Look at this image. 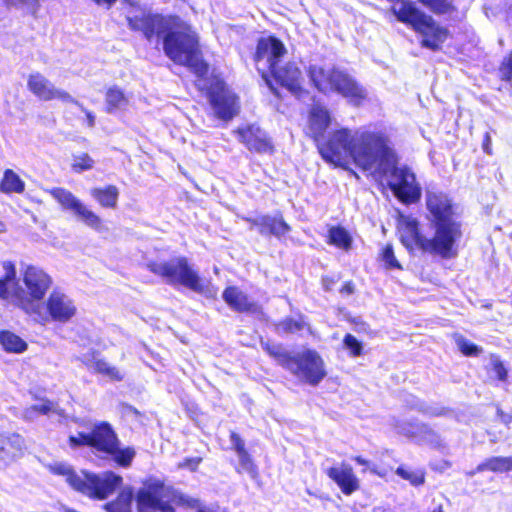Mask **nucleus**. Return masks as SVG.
<instances>
[{"label":"nucleus","instance_id":"nucleus-1","mask_svg":"<svg viewBox=\"0 0 512 512\" xmlns=\"http://www.w3.org/2000/svg\"><path fill=\"white\" fill-rule=\"evenodd\" d=\"M126 21L131 31L141 32L147 41L163 35V51L173 63L188 68L198 78L208 75L210 67L202 56L199 36L180 16L142 10Z\"/></svg>","mask_w":512,"mask_h":512},{"label":"nucleus","instance_id":"nucleus-2","mask_svg":"<svg viewBox=\"0 0 512 512\" xmlns=\"http://www.w3.org/2000/svg\"><path fill=\"white\" fill-rule=\"evenodd\" d=\"M425 205L434 229L433 236L426 237L421 230L420 222L415 218L406 217L401 222V243L410 252L419 250L442 259L455 257L458 253V242L463 236L456 203L443 191H427Z\"/></svg>","mask_w":512,"mask_h":512},{"label":"nucleus","instance_id":"nucleus-3","mask_svg":"<svg viewBox=\"0 0 512 512\" xmlns=\"http://www.w3.org/2000/svg\"><path fill=\"white\" fill-rule=\"evenodd\" d=\"M385 134L375 130L352 134L348 128H339L314 143L325 162L344 168L350 158L362 171H370L375 166L374 155Z\"/></svg>","mask_w":512,"mask_h":512},{"label":"nucleus","instance_id":"nucleus-4","mask_svg":"<svg viewBox=\"0 0 512 512\" xmlns=\"http://www.w3.org/2000/svg\"><path fill=\"white\" fill-rule=\"evenodd\" d=\"M376 173L387 177V186L403 205L417 204L422 197V188L416 174L406 165H400L399 156L386 133L374 155Z\"/></svg>","mask_w":512,"mask_h":512},{"label":"nucleus","instance_id":"nucleus-5","mask_svg":"<svg viewBox=\"0 0 512 512\" xmlns=\"http://www.w3.org/2000/svg\"><path fill=\"white\" fill-rule=\"evenodd\" d=\"M70 449L90 448L97 455L111 458L119 467L131 466L136 450L132 446L120 447V440L112 424L108 421L95 422L89 432H78L67 439Z\"/></svg>","mask_w":512,"mask_h":512},{"label":"nucleus","instance_id":"nucleus-6","mask_svg":"<svg viewBox=\"0 0 512 512\" xmlns=\"http://www.w3.org/2000/svg\"><path fill=\"white\" fill-rule=\"evenodd\" d=\"M261 347L283 369L310 386H317L327 376L324 359L315 349L292 354L282 344L271 341L261 342Z\"/></svg>","mask_w":512,"mask_h":512},{"label":"nucleus","instance_id":"nucleus-7","mask_svg":"<svg viewBox=\"0 0 512 512\" xmlns=\"http://www.w3.org/2000/svg\"><path fill=\"white\" fill-rule=\"evenodd\" d=\"M391 12L399 22L408 26L420 36V46L422 48L434 52L440 51L445 42L451 37V33L446 26L420 10L412 1H402L398 9L392 6Z\"/></svg>","mask_w":512,"mask_h":512},{"label":"nucleus","instance_id":"nucleus-8","mask_svg":"<svg viewBox=\"0 0 512 512\" xmlns=\"http://www.w3.org/2000/svg\"><path fill=\"white\" fill-rule=\"evenodd\" d=\"M147 269L171 286H182L198 294L206 290L203 279L185 256L171 258L168 261H150Z\"/></svg>","mask_w":512,"mask_h":512},{"label":"nucleus","instance_id":"nucleus-9","mask_svg":"<svg viewBox=\"0 0 512 512\" xmlns=\"http://www.w3.org/2000/svg\"><path fill=\"white\" fill-rule=\"evenodd\" d=\"M135 501L137 512H175L172 503L183 504L185 497L163 480L149 478L137 490Z\"/></svg>","mask_w":512,"mask_h":512},{"label":"nucleus","instance_id":"nucleus-10","mask_svg":"<svg viewBox=\"0 0 512 512\" xmlns=\"http://www.w3.org/2000/svg\"><path fill=\"white\" fill-rule=\"evenodd\" d=\"M23 283L27 294L16 296V304L29 315H41V302L52 285L51 277L41 268L28 265L23 271Z\"/></svg>","mask_w":512,"mask_h":512},{"label":"nucleus","instance_id":"nucleus-11","mask_svg":"<svg viewBox=\"0 0 512 512\" xmlns=\"http://www.w3.org/2000/svg\"><path fill=\"white\" fill-rule=\"evenodd\" d=\"M261 77L275 96H279L276 85L285 88L298 99L309 93L304 86L302 71L295 61L276 64L269 71L262 70Z\"/></svg>","mask_w":512,"mask_h":512},{"label":"nucleus","instance_id":"nucleus-12","mask_svg":"<svg viewBox=\"0 0 512 512\" xmlns=\"http://www.w3.org/2000/svg\"><path fill=\"white\" fill-rule=\"evenodd\" d=\"M205 96L217 119L227 122L238 115L240 110L239 96L223 78L213 76L205 89Z\"/></svg>","mask_w":512,"mask_h":512},{"label":"nucleus","instance_id":"nucleus-13","mask_svg":"<svg viewBox=\"0 0 512 512\" xmlns=\"http://www.w3.org/2000/svg\"><path fill=\"white\" fill-rule=\"evenodd\" d=\"M122 484V476L113 471H106L102 476L91 472H83L75 491L93 500H105Z\"/></svg>","mask_w":512,"mask_h":512},{"label":"nucleus","instance_id":"nucleus-14","mask_svg":"<svg viewBox=\"0 0 512 512\" xmlns=\"http://www.w3.org/2000/svg\"><path fill=\"white\" fill-rule=\"evenodd\" d=\"M49 194L60 204L64 210L72 211L90 228L101 231L103 221L95 212L88 209L71 191L63 187H54Z\"/></svg>","mask_w":512,"mask_h":512},{"label":"nucleus","instance_id":"nucleus-15","mask_svg":"<svg viewBox=\"0 0 512 512\" xmlns=\"http://www.w3.org/2000/svg\"><path fill=\"white\" fill-rule=\"evenodd\" d=\"M287 54V48L283 41L277 36L270 34L257 39L252 60L255 64L265 62L269 71Z\"/></svg>","mask_w":512,"mask_h":512},{"label":"nucleus","instance_id":"nucleus-16","mask_svg":"<svg viewBox=\"0 0 512 512\" xmlns=\"http://www.w3.org/2000/svg\"><path fill=\"white\" fill-rule=\"evenodd\" d=\"M243 221L248 223L251 228H256L262 236H273L277 239L286 237L292 230L286 222L282 212L278 211L274 215L263 214L258 217L244 216Z\"/></svg>","mask_w":512,"mask_h":512},{"label":"nucleus","instance_id":"nucleus-17","mask_svg":"<svg viewBox=\"0 0 512 512\" xmlns=\"http://www.w3.org/2000/svg\"><path fill=\"white\" fill-rule=\"evenodd\" d=\"M235 134L239 142L252 153L273 154L275 151L271 138L255 124L240 126Z\"/></svg>","mask_w":512,"mask_h":512},{"label":"nucleus","instance_id":"nucleus-18","mask_svg":"<svg viewBox=\"0 0 512 512\" xmlns=\"http://www.w3.org/2000/svg\"><path fill=\"white\" fill-rule=\"evenodd\" d=\"M28 90L39 100H59L63 103L77 104L78 102L65 90L55 88L41 73H31L27 78Z\"/></svg>","mask_w":512,"mask_h":512},{"label":"nucleus","instance_id":"nucleus-19","mask_svg":"<svg viewBox=\"0 0 512 512\" xmlns=\"http://www.w3.org/2000/svg\"><path fill=\"white\" fill-rule=\"evenodd\" d=\"M47 314L54 322H69L77 312L74 302L64 293L54 290L45 302Z\"/></svg>","mask_w":512,"mask_h":512},{"label":"nucleus","instance_id":"nucleus-20","mask_svg":"<svg viewBox=\"0 0 512 512\" xmlns=\"http://www.w3.org/2000/svg\"><path fill=\"white\" fill-rule=\"evenodd\" d=\"M222 298L228 307L236 313L263 314L262 306L251 300L249 295L236 285L226 286L222 292Z\"/></svg>","mask_w":512,"mask_h":512},{"label":"nucleus","instance_id":"nucleus-21","mask_svg":"<svg viewBox=\"0 0 512 512\" xmlns=\"http://www.w3.org/2000/svg\"><path fill=\"white\" fill-rule=\"evenodd\" d=\"M331 92L340 94L356 106L361 105L367 97L365 89L351 75L339 69Z\"/></svg>","mask_w":512,"mask_h":512},{"label":"nucleus","instance_id":"nucleus-22","mask_svg":"<svg viewBox=\"0 0 512 512\" xmlns=\"http://www.w3.org/2000/svg\"><path fill=\"white\" fill-rule=\"evenodd\" d=\"M325 473L344 495H351L360 489V481L349 464L342 463L339 466H331Z\"/></svg>","mask_w":512,"mask_h":512},{"label":"nucleus","instance_id":"nucleus-23","mask_svg":"<svg viewBox=\"0 0 512 512\" xmlns=\"http://www.w3.org/2000/svg\"><path fill=\"white\" fill-rule=\"evenodd\" d=\"M331 122L332 117L330 111L322 104H313L308 112V136L313 142L323 138Z\"/></svg>","mask_w":512,"mask_h":512},{"label":"nucleus","instance_id":"nucleus-24","mask_svg":"<svg viewBox=\"0 0 512 512\" xmlns=\"http://www.w3.org/2000/svg\"><path fill=\"white\" fill-rule=\"evenodd\" d=\"M23 438L17 433L0 432V467L8 465L22 453Z\"/></svg>","mask_w":512,"mask_h":512},{"label":"nucleus","instance_id":"nucleus-25","mask_svg":"<svg viewBox=\"0 0 512 512\" xmlns=\"http://www.w3.org/2000/svg\"><path fill=\"white\" fill-rule=\"evenodd\" d=\"M431 13L445 17L448 21L461 22L466 12L460 10L454 0H418Z\"/></svg>","mask_w":512,"mask_h":512},{"label":"nucleus","instance_id":"nucleus-26","mask_svg":"<svg viewBox=\"0 0 512 512\" xmlns=\"http://www.w3.org/2000/svg\"><path fill=\"white\" fill-rule=\"evenodd\" d=\"M229 438L232 444V449L239 457V468H236V471L238 473L246 472L251 477L256 478L258 476V469L252 456L245 447L244 440L235 431L230 432Z\"/></svg>","mask_w":512,"mask_h":512},{"label":"nucleus","instance_id":"nucleus-27","mask_svg":"<svg viewBox=\"0 0 512 512\" xmlns=\"http://www.w3.org/2000/svg\"><path fill=\"white\" fill-rule=\"evenodd\" d=\"M337 71V68L327 70L319 65H310L307 68V75L314 88L319 92L328 93L333 89Z\"/></svg>","mask_w":512,"mask_h":512},{"label":"nucleus","instance_id":"nucleus-28","mask_svg":"<svg viewBox=\"0 0 512 512\" xmlns=\"http://www.w3.org/2000/svg\"><path fill=\"white\" fill-rule=\"evenodd\" d=\"M337 71V68L327 70L319 65H310L307 68V75L314 88L319 92L328 93L333 89Z\"/></svg>","mask_w":512,"mask_h":512},{"label":"nucleus","instance_id":"nucleus-29","mask_svg":"<svg viewBox=\"0 0 512 512\" xmlns=\"http://www.w3.org/2000/svg\"><path fill=\"white\" fill-rule=\"evenodd\" d=\"M92 198L104 209H116L119 200V189L113 184L94 187L90 190Z\"/></svg>","mask_w":512,"mask_h":512},{"label":"nucleus","instance_id":"nucleus-30","mask_svg":"<svg viewBox=\"0 0 512 512\" xmlns=\"http://www.w3.org/2000/svg\"><path fill=\"white\" fill-rule=\"evenodd\" d=\"M326 243L348 252L352 248L353 239L350 233L341 225H332L328 228Z\"/></svg>","mask_w":512,"mask_h":512},{"label":"nucleus","instance_id":"nucleus-31","mask_svg":"<svg viewBox=\"0 0 512 512\" xmlns=\"http://www.w3.org/2000/svg\"><path fill=\"white\" fill-rule=\"evenodd\" d=\"M128 97L124 90L117 85L107 88L105 92V111L115 113L128 105Z\"/></svg>","mask_w":512,"mask_h":512},{"label":"nucleus","instance_id":"nucleus-32","mask_svg":"<svg viewBox=\"0 0 512 512\" xmlns=\"http://www.w3.org/2000/svg\"><path fill=\"white\" fill-rule=\"evenodd\" d=\"M0 344L8 353L20 354L28 348L27 342L10 330H0Z\"/></svg>","mask_w":512,"mask_h":512},{"label":"nucleus","instance_id":"nucleus-33","mask_svg":"<svg viewBox=\"0 0 512 512\" xmlns=\"http://www.w3.org/2000/svg\"><path fill=\"white\" fill-rule=\"evenodd\" d=\"M0 191L5 194H22L25 191V182L12 169H6L0 180Z\"/></svg>","mask_w":512,"mask_h":512},{"label":"nucleus","instance_id":"nucleus-34","mask_svg":"<svg viewBox=\"0 0 512 512\" xmlns=\"http://www.w3.org/2000/svg\"><path fill=\"white\" fill-rule=\"evenodd\" d=\"M133 496V489L127 487L121 490L114 500L106 503L104 508L106 512H132L131 503Z\"/></svg>","mask_w":512,"mask_h":512},{"label":"nucleus","instance_id":"nucleus-35","mask_svg":"<svg viewBox=\"0 0 512 512\" xmlns=\"http://www.w3.org/2000/svg\"><path fill=\"white\" fill-rule=\"evenodd\" d=\"M275 329L281 334H295L305 329L309 330L310 326L303 315H299L298 318L287 316L275 324Z\"/></svg>","mask_w":512,"mask_h":512},{"label":"nucleus","instance_id":"nucleus-36","mask_svg":"<svg viewBox=\"0 0 512 512\" xmlns=\"http://www.w3.org/2000/svg\"><path fill=\"white\" fill-rule=\"evenodd\" d=\"M506 456H492L479 463L472 471L467 472L468 476H474L476 473L489 471L492 473H506Z\"/></svg>","mask_w":512,"mask_h":512},{"label":"nucleus","instance_id":"nucleus-37","mask_svg":"<svg viewBox=\"0 0 512 512\" xmlns=\"http://www.w3.org/2000/svg\"><path fill=\"white\" fill-rule=\"evenodd\" d=\"M50 473L53 475L63 476L70 487L76 490L80 475L69 465L64 463H55L48 467Z\"/></svg>","mask_w":512,"mask_h":512},{"label":"nucleus","instance_id":"nucleus-38","mask_svg":"<svg viewBox=\"0 0 512 512\" xmlns=\"http://www.w3.org/2000/svg\"><path fill=\"white\" fill-rule=\"evenodd\" d=\"M3 268L5 274L0 278V299L6 300L10 296L9 283L14 282L16 279V270L15 265L10 261L4 262Z\"/></svg>","mask_w":512,"mask_h":512},{"label":"nucleus","instance_id":"nucleus-39","mask_svg":"<svg viewBox=\"0 0 512 512\" xmlns=\"http://www.w3.org/2000/svg\"><path fill=\"white\" fill-rule=\"evenodd\" d=\"M453 338L458 350L466 357H477L483 352V349L480 346L467 340L461 334L455 333Z\"/></svg>","mask_w":512,"mask_h":512},{"label":"nucleus","instance_id":"nucleus-40","mask_svg":"<svg viewBox=\"0 0 512 512\" xmlns=\"http://www.w3.org/2000/svg\"><path fill=\"white\" fill-rule=\"evenodd\" d=\"M93 368L96 373L101 374L112 381H121L123 379V375L120 371L116 367L111 366L104 359L95 360L93 362Z\"/></svg>","mask_w":512,"mask_h":512},{"label":"nucleus","instance_id":"nucleus-41","mask_svg":"<svg viewBox=\"0 0 512 512\" xmlns=\"http://www.w3.org/2000/svg\"><path fill=\"white\" fill-rule=\"evenodd\" d=\"M379 259L384 263V268L387 270L397 269L402 270L403 267L396 259L392 244H385L379 254Z\"/></svg>","mask_w":512,"mask_h":512},{"label":"nucleus","instance_id":"nucleus-42","mask_svg":"<svg viewBox=\"0 0 512 512\" xmlns=\"http://www.w3.org/2000/svg\"><path fill=\"white\" fill-rule=\"evenodd\" d=\"M395 472L400 478L408 481L413 486L417 487L425 483L426 472L424 470L410 471L403 466H399Z\"/></svg>","mask_w":512,"mask_h":512},{"label":"nucleus","instance_id":"nucleus-43","mask_svg":"<svg viewBox=\"0 0 512 512\" xmlns=\"http://www.w3.org/2000/svg\"><path fill=\"white\" fill-rule=\"evenodd\" d=\"M93 158L86 152L74 156L73 162L71 163V169L75 173H82L84 171L91 170L94 167Z\"/></svg>","mask_w":512,"mask_h":512},{"label":"nucleus","instance_id":"nucleus-44","mask_svg":"<svg viewBox=\"0 0 512 512\" xmlns=\"http://www.w3.org/2000/svg\"><path fill=\"white\" fill-rule=\"evenodd\" d=\"M3 3L7 8L25 7L32 16H36L40 7L39 0H3Z\"/></svg>","mask_w":512,"mask_h":512},{"label":"nucleus","instance_id":"nucleus-45","mask_svg":"<svg viewBox=\"0 0 512 512\" xmlns=\"http://www.w3.org/2000/svg\"><path fill=\"white\" fill-rule=\"evenodd\" d=\"M342 343L344 348L348 350L350 356L359 357L363 355V343L352 334H345Z\"/></svg>","mask_w":512,"mask_h":512},{"label":"nucleus","instance_id":"nucleus-46","mask_svg":"<svg viewBox=\"0 0 512 512\" xmlns=\"http://www.w3.org/2000/svg\"><path fill=\"white\" fill-rule=\"evenodd\" d=\"M499 78L504 82L512 81V49L502 59L498 67Z\"/></svg>","mask_w":512,"mask_h":512},{"label":"nucleus","instance_id":"nucleus-47","mask_svg":"<svg viewBox=\"0 0 512 512\" xmlns=\"http://www.w3.org/2000/svg\"><path fill=\"white\" fill-rule=\"evenodd\" d=\"M491 368L495 377L500 382H506L508 379V370L502 360L496 355H491Z\"/></svg>","mask_w":512,"mask_h":512},{"label":"nucleus","instance_id":"nucleus-48","mask_svg":"<svg viewBox=\"0 0 512 512\" xmlns=\"http://www.w3.org/2000/svg\"><path fill=\"white\" fill-rule=\"evenodd\" d=\"M202 457H187L177 464L178 469H187L191 472H196L199 465L202 463Z\"/></svg>","mask_w":512,"mask_h":512},{"label":"nucleus","instance_id":"nucleus-49","mask_svg":"<svg viewBox=\"0 0 512 512\" xmlns=\"http://www.w3.org/2000/svg\"><path fill=\"white\" fill-rule=\"evenodd\" d=\"M496 415L501 423L505 426H509L512 422V414L506 413L501 407L497 406Z\"/></svg>","mask_w":512,"mask_h":512},{"label":"nucleus","instance_id":"nucleus-50","mask_svg":"<svg viewBox=\"0 0 512 512\" xmlns=\"http://www.w3.org/2000/svg\"><path fill=\"white\" fill-rule=\"evenodd\" d=\"M482 149L486 154H488V155L492 154V140H491V136L488 132H486L483 135Z\"/></svg>","mask_w":512,"mask_h":512},{"label":"nucleus","instance_id":"nucleus-51","mask_svg":"<svg viewBox=\"0 0 512 512\" xmlns=\"http://www.w3.org/2000/svg\"><path fill=\"white\" fill-rule=\"evenodd\" d=\"M339 292L342 295H351L355 292V284L352 280L346 281L342 284Z\"/></svg>","mask_w":512,"mask_h":512},{"label":"nucleus","instance_id":"nucleus-52","mask_svg":"<svg viewBox=\"0 0 512 512\" xmlns=\"http://www.w3.org/2000/svg\"><path fill=\"white\" fill-rule=\"evenodd\" d=\"M337 280L332 276H323L321 279L322 287L325 291H331Z\"/></svg>","mask_w":512,"mask_h":512},{"label":"nucleus","instance_id":"nucleus-53","mask_svg":"<svg viewBox=\"0 0 512 512\" xmlns=\"http://www.w3.org/2000/svg\"><path fill=\"white\" fill-rule=\"evenodd\" d=\"M93 3H95L98 6H104L107 9H110L117 0H91Z\"/></svg>","mask_w":512,"mask_h":512},{"label":"nucleus","instance_id":"nucleus-54","mask_svg":"<svg viewBox=\"0 0 512 512\" xmlns=\"http://www.w3.org/2000/svg\"><path fill=\"white\" fill-rule=\"evenodd\" d=\"M86 119H87V124L89 127H93L94 124H95V117L94 115L92 114V112L90 111H87L86 112Z\"/></svg>","mask_w":512,"mask_h":512},{"label":"nucleus","instance_id":"nucleus-55","mask_svg":"<svg viewBox=\"0 0 512 512\" xmlns=\"http://www.w3.org/2000/svg\"><path fill=\"white\" fill-rule=\"evenodd\" d=\"M353 459L357 464H359L361 466L369 465V461L367 459L363 458L362 456H355Z\"/></svg>","mask_w":512,"mask_h":512},{"label":"nucleus","instance_id":"nucleus-56","mask_svg":"<svg viewBox=\"0 0 512 512\" xmlns=\"http://www.w3.org/2000/svg\"><path fill=\"white\" fill-rule=\"evenodd\" d=\"M507 462H506V473H509L512 471V456H506Z\"/></svg>","mask_w":512,"mask_h":512},{"label":"nucleus","instance_id":"nucleus-57","mask_svg":"<svg viewBox=\"0 0 512 512\" xmlns=\"http://www.w3.org/2000/svg\"><path fill=\"white\" fill-rule=\"evenodd\" d=\"M348 321L352 324H355V325H361V326H366V323L360 321L359 319L357 318H349Z\"/></svg>","mask_w":512,"mask_h":512},{"label":"nucleus","instance_id":"nucleus-58","mask_svg":"<svg viewBox=\"0 0 512 512\" xmlns=\"http://www.w3.org/2000/svg\"><path fill=\"white\" fill-rule=\"evenodd\" d=\"M371 472L381 478L386 476L385 472L378 471L376 468L371 469Z\"/></svg>","mask_w":512,"mask_h":512},{"label":"nucleus","instance_id":"nucleus-59","mask_svg":"<svg viewBox=\"0 0 512 512\" xmlns=\"http://www.w3.org/2000/svg\"><path fill=\"white\" fill-rule=\"evenodd\" d=\"M42 413H47L50 411V406H43L39 409Z\"/></svg>","mask_w":512,"mask_h":512},{"label":"nucleus","instance_id":"nucleus-60","mask_svg":"<svg viewBox=\"0 0 512 512\" xmlns=\"http://www.w3.org/2000/svg\"><path fill=\"white\" fill-rule=\"evenodd\" d=\"M431 512H445L441 505L434 508Z\"/></svg>","mask_w":512,"mask_h":512},{"label":"nucleus","instance_id":"nucleus-61","mask_svg":"<svg viewBox=\"0 0 512 512\" xmlns=\"http://www.w3.org/2000/svg\"><path fill=\"white\" fill-rule=\"evenodd\" d=\"M387 1L390 3L396 4V3L400 2L401 0H387Z\"/></svg>","mask_w":512,"mask_h":512},{"label":"nucleus","instance_id":"nucleus-62","mask_svg":"<svg viewBox=\"0 0 512 512\" xmlns=\"http://www.w3.org/2000/svg\"><path fill=\"white\" fill-rule=\"evenodd\" d=\"M197 512H210V511L205 510V509H199Z\"/></svg>","mask_w":512,"mask_h":512},{"label":"nucleus","instance_id":"nucleus-63","mask_svg":"<svg viewBox=\"0 0 512 512\" xmlns=\"http://www.w3.org/2000/svg\"><path fill=\"white\" fill-rule=\"evenodd\" d=\"M125 1H126V2H129L130 4H132V3L130 2V0H125Z\"/></svg>","mask_w":512,"mask_h":512}]
</instances>
